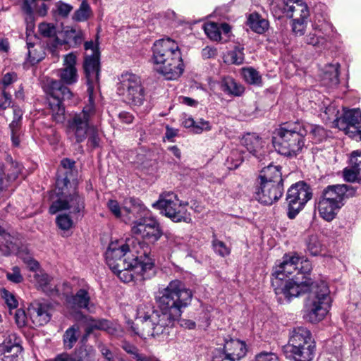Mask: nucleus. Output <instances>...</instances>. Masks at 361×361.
<instances>
[{"mask_svg": "<svg viewBox=\"0 0 361 361\" xmlns=\"http://www.w3.org/2000/svg\"><path fill=\"white\" fill-rule=\"evenodd\" d=\"M192 293L180 280L169 282L165 288H159L155 301L159 310L149 303H142L137 309V319L140 328L131 326L133 331L145 339L158 338L169 334V329L182 314V309L190 304Z\"/></svg>", "mask_w": 361, "mask_h": 361, "instance_id": "f257e3e1", "label": "nucleus"}, {"mask_svg": "<svg viewBox=\"0 0 361 361\" xmlns=\"http://www.w3.org/2000/svg\"><path fill=\"white\" fill-rule=\"evenodd\" d=\"M274 288L278 301L289 302L293 298L309 292L305 303V317L312 323L324 319L330 308L331 299L327 283L324 281L312 282L304 274H299Z\"/></svg>", "mask_w": 361, "mask_h": 361, "instance_id": "f03ea898", "label": "nucleus"}, {"mask_svg": "<svg viewBox=\"0 0 361 361\" xmlns=\"http://www.w3.org/2000/svg\"><path fill=\"white\" fill-rule=\"evenodd\" d=\"M152 61L154 70L166 80L178 79L184 71L180 49L170 38L157 40L152 47Z\"/></svg>", "mask_w": 361, "mask_h": 361, "instance_id": "7ed1b4c3", "label": "nucleus"}, {"mask_svg": "<svg viewBox=\"0 0 361 361\" xmlns=\"http://www.w3.org/2000/svg\"><path fill=\"white\" fill-rule=\"evenodd\" d=\"M70 184L68 172H66L63 177L57 178L54 190L57 198L52 201L49 213L54 214L68 210L72 218L78 221L84 216L85 212V197L75 188L71 191Z\"/></svg>", "mask_w": 361, "mask_h": 361, "instance_id": "20e7f679", "label": "nucleus"}, {"mask_svg": "<svg viewBox=\"0 0 361 361\" xmlns=\"http://www.w3.org/2000/svg\"><path fill=\"white\" fill-rule=\"evenodd\" d=\"M270 10L276 18L286 17L292 19V30L296 35L305 34L310 14L304 0H273Z\"/></svg>", "mask_w": 361, "mask_h": 361, "instance_id": "39448f33", "label": "nucleus"}, {"mask_svg": "<svg viewBox=\"0 0 361 361\" xmlns=\"http://www.w3.org/2000/svg\"><path fill=\"white\" fill-rule=\"evenodd\" d=\"M105 255L107 265L121 281L128 283L133 280L137 274L133 264L135 262L127 244L118 242L110 243Z\"/></svg>", "mask_w": 361, "mask_h": 361, "instance_id": "423d86ee", "label": "nucleus"}, {"mask_svg": "<svg viewBox=\"0 0 361 361\" xmlns=\"http://www.w3.org/2000/svg\"><path fill=\"white\" fill-rule=\"evenodd\" d=\"M300 122L284 124L275 130L272 144L276 151L286 157L296 156L305 146V133Z\"/></svg>", "mask_w": 361, "mask_h": 361, "instance_id": "0eeeda50", "label": "nucleus"}, {"mask_svg": "<svg viewBox=\"0 0 361 361\" xmlns=\"http://www.w3.org/2000/svg\"><path fill=\"white\" fill-rule=\"evenodd\" d=\"M355 190L346 184L333 185L326 187L317 202V210L320 217L330 222L334 220L345 198L355 195Z\"/></svg>", "mask_w": 361, "mask_h": 361, "instance_id": "6e6552de", "label": "nucleus"}, {"mask_svg": "<svg viewBox=\"0 0 361 361\" xmlns=\"http://www.w3.org/2000/svg\"><path fill=\"white\" fill-rule=\"evenodd\" d=\"M95 114L94 97L91 95L88 104L80 112L70 116L66 124V133L68 139L77 144L84 142L90 129L93 126L92 119Z\"/></svg>", "mask_w": 361, "mask_h": 361, "instance_id": "1a4fd4ad", "label": "nucleus"}, {"mask_svg": "<svg viewBox=\"0 0 361 361\" xmlns=\"http://www.w3.org/2000/svg\"><path fill=\"white\" fill-rule=\"evenodd\" d=\"M294 361H311L314 357V345L310 331L305 327L293 328L289 333L288 343L283 347Z\"/></svg>", "mask_w": 361, "mask_h": 361, "instance_id": "9d476101", "label": "nucleus"}, {"mask_svg": "<svg viewBox=\"0 0 361 361\" xmlns=\"http://www.w3.org/2000/svg\"><path fill=\"white\" fill-rule=\"evenodd\" d=\"M187 205L188 202L180 200L177 195L172 192L161 193L159 200L152 204L154 208L160 210L161 214L174 222L191 221L190 213L186 209Z\"/></svg>", "mask_w": 361, "mask_h": 361, "instance_id": "9b49d317", "label": "nucleus"}, {"mask_svg": "<svg viewBox=\"0 0 361 361\" xmlns=\"http://www.w3.org/2000/svg\"><path fill=\"white\" fill-rule=\"evenodd\" d=\"M117 93L128 104L140 106L145 100V91L140 78L132 73L121 74L117 85Z\"/></svg>", "mask_w": 361, "mask_h": 361, "instance_id": "f8f14e48", "label": "nucleus"}, {"mask_svg": "<svg viewBox=\"0 0 361 361\" xmlns=\"http://www.w3.org/2000/svg\"><path fill=\"white\" fill-rule=\"evenodd\" d=\"M51 89L49 106L52 120L57 123H63L66 120L65 107L62 100L71 99L73 94L68 87L60 81L51 80L49 83Z\"/></svg>", "mask_w": 361, "mask_h": 361, "instance_id": "ddd939ff", "label": "nucleus"}, {"mask_svg": "<svg viewBox=\"0 0 361 361\" xmlns=\"http://www.w3.org/2000/svg\"><path fill=\"white\" fill-rule=\"evenodd\" d=\"M310 186L303 181L293 184L287 190L286 201L288 205L287 216L293 219L312 198Z\"/></svg>", "mask_w": 361, "mask_h": 361, "instance_id": "4468645a", "label": "nucleus"}, {"mask_svg": "<svg viewBox=\"0 0 361 361\" xmlns=\"http://www.w3.org/2000/svg\"><path fill=\"white\" fill-rule=\"evenodd\" d=\"M334 125L343 129L352 139L361 141V112L359 109L345 111L341 118L334 120Z\"/></svg>", "mask_w": 361, "mask_h": 361, "instance_id": "2eb2a0df", "label": "nucleus"}, {"mask_svg": "<svg viewBox=\"0 0 361 361\" xmlns=\"http://www.w3.org/2000/svg\"><path fill=\"white\" fill-rule=\"evenodd\" d=\"M131 231L133 234L140 236L143 240L154 243L163 235L160 224L154 218H142L135 222Z\"/></svg>", "mask_w": 361, "mask_h": 361, "instance_id": "dca6fc26", "label": "nucleus"}, {"mask_svg": "<svg viewBox=\"0 0 361 361\" xmlns=\"http://www.w3.org/2000/svg\"><path fill=\"white\" fill-rule=\"evenodd\" d=\"M241 143L259 162H262V164L269 160L266 142L257 134L247 133L243 137Z\"/></svg>", "mask_w": 361, "mask_h": 361, "instance_id": "f3484780", "label": "nucleus"}, {"mask_svg": "<svg viewBox=\"0 0 361 361\" xmlns=\"http://www.w3.org/2000/svg\"><path fill=\"white\" fill-rule=\"evenodd\" d=\"M283 190V183L259 182L255 192L256 199L264 204H271L282 197Z\"/></svg>", "mask_w": 361, "mask_h": 361, "instance_id": "a211bd4d", "label": "nucleus"}, {"mask_svg": "<svg viewBox=\"0 0 361 361\" xmlns=\"http://www.w3.org/2000/svg\"><path fill=\"white\" fill-rule=\"evenodd\" d=\"M99 53L94 52L93 54L86 53L84 61V69L87 78V92L89 97H94V85L98 82L99 76Z\"/></svg>", "mask_w": 361, "mask_h": 361, "instance_id": "6ab92c4d", "label": "nucleus"}, {"mask_svg": "<svg viewBox=\"0 0 361 361\" xmlns=\"http://www.w3.org/2000/svg\"><path fill=\"white\" fill-rule=\"evenodd\" d=\"M78 321L85 326L87 335H90L94 330L106 331L114 336H118L121 332L119 325L104 319H96L90 316L80 314Z\"/></svg>", "mask_w": 361, "mask_h": 361, "instance_id": "aec40b11", "label": "nucleus"}, {"mask_svg": "<svg viewBox=\"0 0 361 361\" xmlns=\"http://www.w3.org/2000/svg\"><path fill=\"white\" fill-rule=\"evenodd\" d=\"M300 262V258L295 255H285L283 260L279 264L274 268L272 275L275 277L276 280L283 281L285 277L297 273L296 276L302 274L299 271L298 265Z\"/></svg>", "mask_w": 361, "mask_h": 361, "instance_id": "412c9836", "label": "nucleus"}, {"mask_svg": "<svg viewBox=\"0 0 361 361\" xmlns=\"http://www.w3.org/2000/svg\"><path fill=\"white\" fill-rule=\"evenodd\" d=\"M53 308L48 302H35L29 308V313L32 323L35 326H44L51 318Z\"/></svg>", "mask_w": 361, "mask_h": 361, "instance_id": "4be33fe9", "label": "nucleus"}, {"mask_svg": "<svg viewBox=\"0 0 361 361\" xmlns=\"http://www.w3.org/2000/svg\"><path fill=\"white\" fill-rule=\"evenodd\" d=\"M129 206L123 207V221L126 224L135 225V222L142 218H147V210L145 206L138 200L130 198Z\"/></svg>", "mask_w": 361, "mask_h": 361, "instance_id": "5701e85b", "label": "nucleus"}, {"mask_svg": "<svg viewBox=\"0 0 361 361\" xmlns=\"http://www.w3.org/2000/svg\"><path fill=\"white\" fill-rule=\"evenodd\" d=\"M75 63L76 56L73 54L70 53L64 56V67L58 70V75L61 80L66 85H72L78 80Z\"/></svg>", "mask_w": 361, "mask_h": 361, "instance_id": "b1692460", "label": "nucleus"}, {"mask_svg": "<svg viewBox=\"0 0 361 361\" xmlns=\"http://www.w3.org/2000/svg\"><path fill=\"white\" fill-rule=\"evenodd\" d=\"M331 25L325 23L324 25H315L314 29L317 33H310L305 37V42L319 49H325L327 47L329 36L324 30L331 29Z\"/></svg>", "mask_w": 361, "mask_h": 361, "instance_id": "393cba45", "label": "nucleus"}, {"mask_svg": "<svg viewBox=\"0 0 361 361\" xmlns=\"http://www.w3.org/2000/svg\"><path fill=\"white\" fill-rule=\"evenodd\" d=\"M133 259H135V271L142 276L143 279H149L154 274V262L147 255L145 250L140 256H135L133 254Z\"/></svg>", "mask_w": 361, "mask_h": 361, "instance_id": "a878e982", "label": "nucleus"}, {"mask_svg": "<svg viewBox=\"0 0 361 361\" xmlns=\"http://www.w3.org/2000/svg\"><path fill=\"white\" fill-rule=\"evenodd\" d=\"M350 166L343 170V178L348 182L361 179V151H353L350 159Z\"/></svg>", "mask_w": 361, "mask_h": 361, "instance_id": "bb28decb", "label": "nucleus"}, {"mask_svg": "<svg viewBox=\"0 0 361 361\" xmlns=\"http://www.w3.org/2000/svg\"><path fill=\"white\" fill-rule=\"evenodd\" d=\"M246 352V344L240 340L232 338L226 341L224 343L223 353L233 358L235 360H238L244 357Z\"/></svg>", "mask_w": 361, "mask_h": 361, "instance_id": "cd10ccee", "label": "nucleus"}, {"mask_svg": "<svg viewBox=\"0 0 361 361\" xmlns=\"http://www.w3.org/2000/svg\"><path fill=\"white\" fill-rule=\"evenodd\" d=\"M34 39L35 42H31V39H27V60L31 65H35L39 63L44 59L46 55L43 45L36 37H34Z\"/></svg>", "mask_w": 361, "mask_h": 361, "instance_id": "c85d7f7f", "label": "nucleus"}, {"mask_svg": "<svg viewBox=\"0 0 361 361\" xmlns=\"http://www.w3.org/2000/svg\"><path fill=\"white\" fill-rule=\"evenodd\" d=\"M259 178L260 182L270 181L275 183H283L281 168L271 164L261 170Z\"/></svg>", "mask_w": 361, "mask_h": 361, "instance_id": "c756f323", "label": "nucleus"}, {"mask_svg": "<svg viewBox=\"0 0 361 361\" xmlns=\"http://www.w3.org/2000/svg\"><path fill=\"white\" fill-rule=\"evenodd\" d=\"M300 126L305 132L303 136L309 135L314 142H320L327 137L326 130L319 125L300 122Z\"/></svg>", "mask_w": 361, "mask_h": 361, "instance_id": "7c9ffc66", "label": "nucleus"}, {"mask_svg": "<svg viewBox=\"0 0 361 361\" xmlns=\"http://www.w3.org/2000/svg\"><path fill=\"white\" fill-rule=\"evenodd\" d=\"M68 304L73 308L88 309L90 295L85 288H80L75 295L67 298Z\"/></svg>", "mask_w": 361, "mask_h": 361, "instance_id": "2f4dec72", "label": "nucleus"}, {"mask_svg": "<svg viewBox=\"0 0 361 361\" xmlns=\"http://www.w3.org/2000/svg\"><path fill=\"white\" fill-rule=\"evenodd\" d=\"M16 240L0 226V254L8 256L18 250Z\"/></svg>", "mask_w": 361, "mask_h": 361, "instance_id": "473e14b6", "label": "nucleus"}, {"mask_svg": "<svg viewBox=\"0 0 361 361\" xmlns=\"http://www.w3.org/2000/svg\"><path fill=\"white\" fill-rule=\"evenodd\" d=\"M220 86L222 91L230 95L240 96L244 92L243 86L229 76L221 79Z\"/></svg>", "mask_w": 361, "mask_h": 361, "instance_id": "72a5a7b5", "label": "nucleus"}, {"mask_svg": "<svg viewBox=\"0 0 361 361\" xmlns=\"http://www.w3.org/2000/svg\"><path fill=\"white\" fill-rule=\"evenodd\" d=\"M34 279L37 286L45 293L53 294L56 291V285L52 283V277L47 273L39 271L34 275Z\"/></svg>", "mask_w": 361, "mask_h": 361, "instance_id": "f704fd0d", "label": "nucleus"}, {"mask_svg": "<svg viewBox=\"0 0 361 361\" xmlns=\"http://www.w3.org/2000/svg\"><path fill=\"white\" fill-rule=\"evenodd\" d=\"M247 25L252 31L258 34L265 32L269 26V21L257 13L250 14L247 18Z\"/></svg>", "mask_w": 361, "mask_h": 361, "instance_id": "c9c22d12", "label": "nucleus"}, {"mask_svg": "<svg viewBox=\"0 0 361 361\" xmlns=\"http://www.w3.org/2000/svg\"><path fill=\"white\" fill-rule=\"evenodd\" d=\"M64 37L65 44L72 47H77L82 44L84 34L82 30L72 27L64 31Z\"/></svg>", "mask_w": 361, "mask_h": 361, "instance_id": "e433bc0d", "label": "nucleus"}, {"mask_svg": "<svg viewBox=\"0 0 361 361\" xmlns=\"http://www.w3.org/2000/svg\"><path fill=\"white\" fill-rule=\"evenodd\" d=\"M80 337V329L77 325H73L67 329L63 336V346L71 350L73 348Z\"/></svg>", "mask_w": 361, "mask_h": 361, "instance_id": "4c0bfd02", "label": "nucleus"}, {"mask_svg": "<svg viewBox=\"0 0 361 361\" xmlns=\"http://www.w3.org/2000/svg\"><path fill=\"white\" fill-rule=\"evenodd\" d=\"M339 64H330L324 72L323 82L325 85L333 87L339 83Z\"/></svg>", "mask_w": 361, "mask_h": 361, "instance_id": "58836bf2", "label": "nucleus"}, {"mask_svg": "<svg viewBox=\"0 0 361 361\" xmlns=\"http://www.w3.org/2000/svg\"><path fill=\"white\" fill-rule=\"evenodd\" d=\"M4 339L2 343H0V352L6 351L7 350H12L13 347L21 346L20 338L16 334L6 331L2 336Z\"/></svg>", "mask_w": 361, "mask_h": 361, "instance_id": "ea45409f", "label": "nucleus"}, {"mask_svg": "<svg viewBox=\"0 0 361 361\" xmlns=\"http://www.w3.org/2000/svg\"><path fill=\"white\" fill-rule=\"evenodd\" d=\"M4 169L6 176L9 181L16 180L22 171V166L16 161H13L11 157H8L5 166H1Z\"/></svg>", "mask_w": 361, "mask_h": 361, "instance_id": "a19ab883", "label": "nucleus"}, {"mask_svg": "<svg viewBox=\"0 0 361 361\" xmlns=\"http://www.w3.org/2000/svg\"><path fill=\"white\" fill-rule=\"evenodd\" d=\"M50 361H89L86 350H80L75 354L61 353Z\"/></svg>", "mask_w": 361, "mask_h": 361, "instance_id": "79ce46f5", "label": "nucleus"}, {"mask_svg": "<svg viewBox=\"0 0 361 361\" xmlns=\"http://www.w3.org/2000/svg\"><path fill=\"white\" fill-rule=\"evenodd\" d=\"M243 161V152L238 149H232L226 159V165L229 169H235Z\"/></svg>", "mask_w": 361, "mask_h": 361, "instance_id": "37998d69", "label": "nucleus"}, {"mask_svg": "<svg viewBox=\"0 0 361 361\" xmlns=\"http://www.w3.org/2000/svg\"><path fill=\"white\" fill-rule=\"evenodd\" d=\"M3 355L2 361H23V347L16 346L12 350L0 352Z\"/></svg>", "mask_w": 361, "mask_h": 361, "instance_id": "c03bdc74", "label": "nucleus"}, {"mask_svg": "<svg viewBox=\"0 0 361 361\" xmlns=\"http://www.w3.org/2000/svg\"><path fill=\"white\" fill-rule=\"evenodd\" d=\"M92 15V10L86 1H83L79 8L74 13L73 19L76 21L87 20Z\"/></svg>", "mask_w": 361, "mask_h": 361, "instance_id": "a18cd8bd", "label": "nucleus"}, {"mask_svg": "<svg viewBox=\"0 0 361 361\" xmlns=\"http://www.w3.org/2000/svg\"><path fill=\"white\" fill-rule=\"evenodd\" d=\"M205 34L212 40L219 41L221 40V32L219 26L215 23H208L203 26Z\"/></svg>", "mask_w": 361, "mask_h": 361, "instance_id": "49530a36", "label": "nucleus"}, {"mask_svg": "<svg viewBox=\"0 0 361 361\" xmlns=\"http://www.w3.org/2000/svg\"><path fill=\"white\" fill-rule=\"evenodd\" d=\"M74 220L70 214H62L57 216L56 223L61 230L68 231L73 226Z\"/></svg>", "mask_w": 361, "mask_h": 361, "instance_id": "de8ad7c7", "label": "nucleus"}, {"mask_svg": "<svg viewBox=\"0 0 361 361\" xmlns=\"http://www.w3.org/2000/svg\"><path fill=\"white\" fill-rule=\"evenodd\" d=\"M243 47H235L228 53V61L235 65H240L244 61Z\"/></svg>", "mask_w": 361, "mask_h": 361, "instance_id": "09e8293b", "label": "nucleus"}, {"mask_svg": "<svg viewBox=\"0 0 361 361\" xmlns=\"http://www.w3.org/2000/svg\"><path fill=\"white\" fill-rule=\"evenodd\" d=\"M212 247L214 252L222 257H225L231 253V248L216 237H214L212 240Z\"/></svg>", "mask_w": 361, "mask_h": 361, "instance_id": "8fccbe9b", "label": "nucleus"}, {"mask_svg": "<svg viewBox=\"0 0 361 361\" xmlns=\"http://www.w3.org/2000/svg\"><path fill=\"white\" fill-rule=\"evenodd\" d=\"M243 78L246 82L250 84H259L261 82V76L259 73L253 68H246L243 69Z\"/></svg>", "mask_w": 361, "mask_h": 361, "instance_id": "3c124183", "label": "nucleus"}, {"mask_svg": "<svg viewBox=\"0 0 361 361\" xmlns=\"http://www.w3.org/2000/svg\"><path fill=\"white\" fill-rule=\"evenodd\" d=\"M39 32L45 37H52L56 35V27L51 23H42L39 25Z\"/></svg>", "mask_w": 361, "mask_h": 361, "instance_id": "603ef678", "label": "nucleus"}, {"mask_svg": "<svg viewBox=\"0 0 361 361\" xmlns=\"http://www.w3.org/2000/svg\"><path fill=\"white\" fill-rule=\"evenodd\" d=\"M107 207L116 218L123 221L124 212H123V207L121 208L120 207L118 202L116 200H109L107 203Z\"/></svg>", "mask_w": 361, "mask_h": 361, "instance_id": "864d4df0", "label": "nucleus"}, {"mask_svg": "<svg viewBox=\"0 0 361 361\" xmlns=\"http://www.w3.org/2000/svg\"><path fill=\"white\" fill-rule=\"evenodd\" d=\"M121 348L128 354L131 355L132 358L134 359L135 361L137 360V358L142 354V353L137 348V346H135V345H133L128 341L122 342Z\"/></svg>", "mask_w": 361, "mask_h": 361, "instance_id": "5fc2aeb1", "label": "nucleus"}, {"mask_svg": "<svg viewBox=\"0 0 361 361\" xmlns=\"http://www.w3.org/2000/svg\"><path fill=\"white\" fill-rule=\"evenodd\" d=\"M1 295L9 310H11L18 307V302L13 294L4 289Z\"/></svg>", "mask_w": 361, "mask_h": 361, "instance_id": "6e6d98bb", "label": "nucleus"}, {"mask_svg": "<svg viewBox=\"0 0 361 361\" xmlns=\"http://www.w3.org/2000/svg\"><path fill=\"white\" fill-rule=\"evenodd\" d=\"M88 134L89 137L87 140V144L93 148L99 147L100 139L99 137L97 128L94 125H93L91 129H90Z\"/></svg>", "mask_w": 361, "mask_h": 361, "instance_id": "4d7b16f0", "label": "nucleus"}, {"mask_svg": "<svg viewBox=\"0 0 361 361\" xmlns=\"http://www.w3.org/2000/svg\"><path fill=\"white\" fill-rule=\"evenodd\" d=\"M73 7L62 1H58L55 4L54 13L61 17H67L72 11Z\"/></svg>", "mask_w": 361, "mask_h": 361, "instance_id": "13d9d810", "label": "nucleus"}, {"mask_svg": "<svg viewBox=\"0 0 361 361\" xmlns=\"http://www.w3.org/2000/svg\"><path fill=\"white\" fill-rule=\"evenodd\" d=\"M307 249L311 255L316 256L322 251V245L315 236L310 238L307 243Z\"/></svg>", "mask_w": 361, "mask_h": 361, "instance_id": "bf43d9fd", "label": "nucleus"}, {"mask_svg": "<svg viewBox=\"0 0 361 361\" xmlns=\"http://www.w3.org/2000/svg\"><path fill=\"white\" fill-rule=\"evenodd\" d=\"M6 278L8 281L19 283L23 281V278L20 274V270L18 267H13L11 269V272H8L6 274Z\"/></svg>", "mask_w": 361, "mask_h": 361, "instance_id": "052dcab7", "label": "nucleus"}, {"mask_svg": "<svg viewBox=\"0 0 361 361\" xmlns=\"http://www.w3.org/2000/svg\"><path fill=\"white\" fill-rule=\"evenodd\" d=\"M17 75L15 73H7L2 78V89L8 91L11 84L17 80Z\"/></svg>", "mask_w": 361, "mask_h": 361, "instance_id": "680f3d73", "label": "nucleus"}, {"mask_svg": "<svg viewBox=\"0 0 361 361\" xmlns=\"http://www.w3.org/2000/svg\"><path fill=\"white\" fill-rule=\"evenodd\" d=\"M211 130L210 123L204 121V119H200L199 121H195V123L193 128V133L196 134L201 133L203 131H208Z\"/></svg>", "mask_w": 361, "mask_h": 361, "instance_id": "e2e57ef3", "label": "nucleus"}, {"mask_svg": "<svg viewBox=\"0 0 361 361\" xmlns=\"http://www.w3.org/2000/svg\"><path fill=\"white\" fill-rule=\"evenodd\" d=\"M37 0H23L22 9L25 13L32 17L37 6Z\"/></svg>", "mask_w": 361, "mask_h": 361, "instance_id": "0e129e2a", "label": "nucleus"}, {"mask_svg": "<svg viewBox=\"0 0 361 361\" xmlns=\"http://www.w3.org/2000/svg\"><path fill=\"white\" fill-rule=\"evenodd\" d=\"M11 104V96L9 91L2 90L0 94V109H6L9 107Z\"/></svg>", "mask_w": 361, "mask_h": 361, "instance_id": "69168bd1", "label": "nucleus"}, {"mask_svg": "<svg viewBox=\"0 0 361 361\" xmlns=\"http://www.w3.org/2000/svg\"><path fill=\"white\" fill-rule=\"evenodd\" d=\"M255 361H279V360L274 353H261L256 356Z\"/></svg>", "mask_w": 361, "mask_h": 361, "instance_id": "338daca9", "label": "nucleus"}, {"mask_svg": "<svg viewBox=\"0 0 361 361\" xmlns=\"http://www.w3.org/2000/svg\"><path fill=\"white\" fill-rule=\"evenodd\" d=\"M15 320L19 327L24 326L26 322V316L25 312L22 310H17L15 313Z\"/></svg>", "mask_w": 361, "mask_h": 361, "instance_id": "774afa93", "label": "nucleus"}]
</instances>
